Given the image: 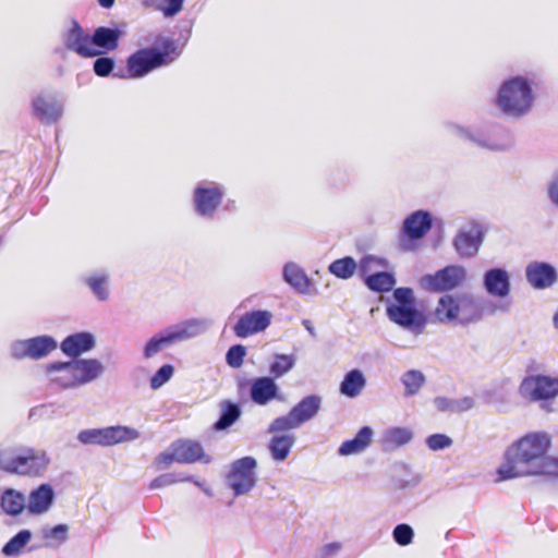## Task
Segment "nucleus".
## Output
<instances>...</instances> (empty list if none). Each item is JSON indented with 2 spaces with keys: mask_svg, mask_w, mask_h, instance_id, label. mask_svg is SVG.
Returning <instances> with one entry per match:
<instances>
[{
  "mask_svg": "<svg viewBox=\"0 0 558 558\" xmlns=\"http://www.w3.org/2000/svg\"><path fill=\"white\" fill-rule=\"evenodd\" d=\"M551 444L553 437L545 430L529 432L518 438L505 451L496 481L558 474V458L548 454Z\"/></svg>",
  "mask_w": 558,
  "mask_h": 558,
  "instance_id": "1",
  "label": "nucleus"
},
{
  "mask_svg": "<svg viewBox=\"0 0 558 558\" xmlns=\"http://www.w3.org/2000/svg\"><path fill=\"white\" fill-rule=\"evenodd\" d=\"M536 87L537 76L535 74L511 76L500 84L496 95V106L507 117L523 118L534 107Z\"/></svg>",
  "mask_w": 558,
  "mask_h": 558,
  "instance_id": "2",
  "label": "nucleus"
},
{
  "mask_svg": "<svg viewBox=\"0 0 558 558\" xmlns=\"http://www.w3.org/2000/svg\"><path fill=\"white\" fill-rule=\"evenodd\" d=\"M51 463L46 450L33 447L0 449V469L21 476H44Z\"/></svg>",
  "mask_w": 558,
  "mask_h": 558,
  "instance_id": "3",
  "label": "nucleus"
},
{
  "mask_svg": "<svg viewBox=\"0 0 558 558\" xmlns=\"http://www.w3.org/2000/svg\"><path fill=\"white\" fill-rule=\"evenodd\" d=\"M445 129L450 135L483 149L507 151L513 146L508 132L497 125H463L447 122Z\"/></svg>",
  "mask_w": 558,
  "mask_h": 558,
  "instance_id": "4",
  "label": "nucleus"
},
{
  "mask_svg": "<svg viewBox=\"0 0 558 558\" xmlns=\"http://www.w3.org/2000/svg\"><path fill=\"white\" fill-rule=\"evenodd\" d=\"M434 315L441 324L465 326L481 320L483 312L473 294L456 293L439 298Z\"/></svg>",
  "mask_w": 558,
  "mask_h": 558,
  "instance_id": "5",
  "label": "nucleus"
},
{
  "mask_svg": "<svg viewBox=\"0 0 558 558\" xmlns=\"http://www.w3.org/2000/svg\"><path fill=\"white\" fill-rule=\"evenodd\" d=\"M163 51L156 48H146L136 51L128 59V71L131 77H142L154 69L168 64L174 60L171 57L175 51V44L173 40L167 39L162 44Z\"/></svg>",
  "mask_w": 558,
  "mask_h": 558,
  "instance_id": "6",
  "label": "nucleus"
},
{
  "mask_svg": "<svg viewBox=\"0 0 558 558\" xmlns=\"http://www.w3.org/2000/svg\"><path fill=\"white\" fill-rule=\"evenodd\" d=\"M226 193L225 185L219 182L210 180L197 182L192 193L195 214L205 219L215 218Z\"/></svg>",
  "mask_w": 558,
  "mask_h": 558,
  "instance_id": "7",
  "label": "nucleus"
},
{
  "mask_svg": "<svg viewBox=\"0 0 558 558\" xmlns=\"http://www.w3.org/2000/svg\"><path fill=\"white\" fill-rule=\"evenodd\" d=\"M323 399L317 395L304 397L287 415L275 418L269 425V433L295 429L314 418L322 408Z\"/></svg>",
  "mask_w": 558,
  "mask_h": 558,
  "instance_id": "8",
  "label": "nucleus"
},
{
  "mask_svg": "<svg viewBox=\"0 0 558 558\" xmlns=\"http://www.w3.org/2000/svg\"><path fill=\"white\" fill-rule=\"evenodd\" d=\"M256 469V459L248 456L240 458L229 465L226 483L234 497L248 495L255 488L258 481Z\"/></svg>",
  "mask_w": 558,
  "mask_h": 558,
  "instance_id": "9",
  "label": "nucleus"
},
{
  "mask_svg": "<svg viewBox=\"0 0 558 558\" xmlns=\"http://www.w3.org/2000/svg\"><path fill=\"white\" fill-rule=\"evenodd\" d=\"M140 432L135 428L117 425L104 428L83 429L77 434V440L83 445H97L101 447L114 446L121 442L136 440Z\"/></svg>",
  "mask_w": 558,
  "mask_h": 558,
  "instance_id": "10",
  "label": "nucleus"
},
{
  "mask_svg": "<svg viewBox=\"0 0 558 558\" xmlns=\"http://www.w3.org/2000/svg\"><path fill=\"white\" fill-rule=\"evenodd\" d=\"M58 348L57 340L48 335L19 339L10 344V355L14 360L38 361Z\"/></svg>",
  "mask_w": 558,
  "mask_h": 558,
  "instance_id": "11",
  "label": "nucleus"
},
{
  "mask_svg": "<svg viewBox=\"0 0 558 558\" xmlns=\"http://www.w3.org/2000/svg\"><path fill=\"white\" fill-rule=\"evenodd\" d=\"M466 278V269L459 265L447 266L433 275L421 278L420 284L430 292H445L458 288Z\"/></svg>",
  "mask_w": 558,
  "mask_h": 558,
  "instance_id": "12",
  "label": "nucleus"
},
{
  "mask_svg": "<svg viewBox=\"0 0 558 558\" xmlns=\"http://www.w3.org/2000/svg\"><path fill=\"white\" fill-rule=\"evenodd\" d=\"M519 392L530 401L555 399L558 396V378L546 375L527 376L521 381Z\"/></svg>",
  "mask_w": 558,
  "mask_h": 558,
  "instance_id": "13",
  "label": "nucleus"
},
{
  "mask_svg": "<svg viewBox=\"0 0 558 558\" xmlns=\"http://www.w3.org/2000/svg\"><path fill=\"white\" fill-rule=\"evenodd\" d=\"M386 314L392 323L414 336L421 335L426 326L424 314L415 305H387Z\"/></svg>",
  "mask_w": 558,
  "mask_h": 558,
  "instance_id": "14",
  "label": "nucleus"
},
{
  "mask_svg": "<svg viewBox=\"0 0 558 558\" xmlns=\"http://www.w3.org/2000/svg\"><path fill=\"white\" fill-rule=\"evenodd\" d=\"M433 227V216L429 211L418 209L408 215L401 226V241H420Z\"/></svg>",
  "mask_w": 558,
  "mask_h": 558,
  "instance_id": "15",
  "label": "nucleus"
},
{
  "mask_svg": "<svg viewBox=\"0 0 558 558\" xmlns=\"http://www.w3.org/2000/svg\"><path fill=\"white\" fill-rule=\"evenodd\" d=\"M525 279L536 290L549 289L558 282V270L549 263L533 260L525 267Z\"/></svg>",
  "mask_w": 558,
  "mask_h": 558,
  "instance_id": "16",
  "label": "nucleus"
},
{
  "mask_svg": "<svg viewBox=\"0 0 558 558\" xmlns=\"http://www.w3.org/2000/svg\"><path fill=\"white\" fill-rule=\"evenodd\" d=\"M65 47L83 58H93L101 53L92 45V36L83 31L77 22L64 35Z\"/></svg>",
  "mask_w": 558,
  "mask_h": 558,
  "instance_id": "17",
  "label": "nucleus"
},
{
  "mask_svg": "<svg viewBox=\"0 0 558 558\" xmlns=\"http://www.w3.org/2000/svg\"><path fill=\"white\" fill-rule=\"evenodd\" d=\"M271 313L269 311H253L241 316L235 324L233 330L240 338H246L254 333L264 331L271 322Z\"/></svg>",
  "mask_w": 558,
  "mask_h": 558,
  "instance_id": "18",
  "label": "nucleus"
},
{
  "mask_svg": "<svg viewBox=\"0 0 558 558\" xmlns=\"http://www.w3.org/2000/svg\"><path fill=\"white\" fill-rule=\"evenodd\" d=\"M483 287L488 295L505 299L511 291L510 274L505 268H490L483 275Z\"/></svg>",
  "mask_w": 558,
  "mask_h": 558,
  "instance_id": "19",
  "label": "nucleus"
},
{
  "mask_svg": "<svg viewBox=\"0 0 558 558\" xmlns=\"http://www.w3.org/2000/svg\"><path fill=\"white\" fill-rule=\"evenodd\" d=\"M72 362L77 388L96 381L106 372L104 363L95 357L72 359Z\"/></svg>",
  "mask_w": 558,
  "mask_h": 558,
  "instance_id": "20",
  "label": "nucleus"
},
{
  "mask_svg": "<svg viewBox=\"0 0 558 558\" xmlns=\"http://www.w3.org/2000/svg\"><path fill=\"white\" fill-rule=\"evenodd\" d=\"M46 376L50 384L60 389H76L75 373L73 362H53L45 367Z\"/></svg>",
  "mask_w": 558,
  "mask_h": 558,
  "instance_id": "21",
  "label": "nucleus"
},
{
  "mask_svg": "<svg viewBox=\"0 0 558 558\" xmlns=\"http://www.w3.org/2000/svg\"><path fill=\"white\" fill-rule=\"evenodd\" d=\"M482 232L477 226L464 227L453 239V246L461 257H473L482 244Z\"/></svg>",
  "mask_w": 558,
  "mask_h": 558,
  "instance_id": "22",
  "label": "nucleus"
},
{
  "mask_svg": "<svg viewBox=\"0 0 558 558\" xmlns=\"http://www.w3.org/2000/svg\"><path fill=\"white\" fill-rule=\"evenodd\" d=\"M34 116L45 124L59 121L63 114V105L51 96L38 95L32 101Z\"/></svg>",
  "mask_w": 558,
  "mask_h": 558,
  "instance_id": "23",
  "label": "nucleus"
},
{
  "mask_svg": "<svg viewBox=\"0 0 558 558\" xmlns=\"http://www.w3.org/2000/svg\"><path fill=\"white\" fill-rule=\"evenodd\" d=\"M173 450L177 452L178 463H210V456L206 454L201 442L192 439H179L173 441Z\"/></svg>",
  "mask_w": 558,
  "mask_h": 558,
  "instance_id": "24",
  "label": "nucleus"
},
{
  "mask_svg": "<svg viewBox=\"0 0 558 558\" xmlns=\"http://www.w3.org/2000/svg\"><path fill=\"white\" fill-rule=\"evenodd\" d=\"M95 347V336L87 331L70 335L60 344L61 351L72 359H80L82 354L92 351Z\"/></svg>",
  "mask_w": 558,
  "mask_h": 558,
  "instance_id": "25",
  "label": "nucleus"
},
{
  "mask_svg": "<svg viewBox=\"0 0 558 558\" xmlns=\"http://www.w3.org/2000/svg\"><path fill=\"white\" fill-rule=\"evenodd\" d=\"M54 492L50 484H40L33 489L26 499V509L32 515L47 513L53 505Z\"/></svg>",
  "mask_w": 558,
  "mask_h": 558,
  "instance_id": "26",
  "label": "nucleus"
},
{
  "mask_svg": "<svg viewBox=\"0 0 558 558\" xmlns=\"http://www.w3.org/2000/svg\"><path fill=\"white\" fill-rule=\"evenodd\" d=\"M210 326V319L194 317L170 325V328L177 342L180 343L204 335Z\"/></svg>",
  "mask_w": 558,
  "mask_h": 558,
  "instance_id": "27",
  "label": "nucleus"
},
{
  "mask_svg": "<svg viewBox=\"0 0 558 558\" xmlns=\"http://www.w3.org/2000/svg\"><path fill=\"white\" fill-rule=\"evenodd\" d=\"M279 388L275 383V379L271 377H258L253 380L251 385V399L254 403L258 405H266L271 400L278 399L281 400V397L278 393Z\"/></svg>",
  "mask_w": 558,
  "mask_h": 558,
  "instance_id": "28",
  "label": "nucleus"
},
{
  "mask_svg": "<svg viewBox=\"0 0 558 558\" xmlns=\"http://www.w3.org/2000/svg\"><path fill=\"white\" fill-rule=\"evenodd\" d=\"M283 280L300 294H313L315 289L302 267L295 263H287L282 270Z\"/></svg>",
  "mask_w": 558,
  "mask_h": 558,
  "instance_id": "29",
  "label": "nucleus"
},
{
  "mask_svg": "<svg viewBox=\"0 0 558 558\" xmlns=\"http://www.w3.org/2000/svg\"><path fill=\"white\" fill-rule=\"evenodd\" d=\"M374 432L369 426L362 427L354 438L345 440L338 448V454L348 457L360 454L365 451L372 442Z\"/></svg>",
  "mask_w": 558,
  "mask_h": 558,
  "instance_id": "30",
  "label": "nucleus"
},
{
  "mask_svg": "<svg viewBox=\"0 0 558 558\" xmlns=\"http://www.w3.org/2000/svg\"><path fill=\"white\" fill-rule=\"evenodd\" d=\"M178 344L170 326L150 337L143 348V356L151 359L165 349Z\"/></svg>",
  "mask_w": 558,
  "mask_h": 558,
  "instance_id": "31",
  "label": "nucleus"
},
{
  "mask_svg": "<svg viewBox=\"0 0 558 558\" xmlns=\"http://www.w3.org/2000/svg\"><path fill=\"white\" fill-rule=\"evenodd\" d=\"M85 284L98 301H107L110 296V275L105 269L95 270L84 277Z\"/></svg>",
  "mask_w": 558,
  "mask_h": 558,
  "instance_id": "32",
  "label": "nucleus"
},
{
  "mask_svg": "<svg viewBox=\"0 0 558 558\" xmlns=\"http://www.w3.org/2000/svg\"><path fill=\"white\" fill-rule=\"evenodd\" d=\"M121 32L117 28L100 26L92 35V45L102 52L114 50L119 45Z\"/></svg>",
  "mask_w": 558,
  "mask_h": 558,
  "instance_id": "33",
  "label": "nucleus"
},
{
  "mask_svg": "<svg viewBox=\"0 0 558 558\" xmlns=\"http://www.w3.org/2000/svg\"><path fill=\"white\" fill-rule=\"evenodd\" d=\"M0 507L4 513L15 517L26 509V498L21 492L8 488L1 494Z\"/></svg>",
  "mask_w": 558,
  "mask_h": 558,
  "instance_id": "34",
  "label": "nucleus"
},
{
  "mask_svg": "<svg viewBox=\"0 0 558 558\" xmlns=\"http://www.w3.org/2000/svg\"><path fill=\"white\" fill-rule=\"evenodd\" d=\"M433 403L439 412L450 414L462 413L474 407V400L471 397L451 399L444 396H438L433 400Z\"/></svg>",
  "mask_w": 558,
  "mask_h": 558,
  "instance_id": "35",
  "label": "nucleus"
},
{
  "mask_svg": "<svg viewBox=\"0 0 558 558\" xmlns=\"http://www.w3.org/2000/svg\"><path fill=\"white\" fill-rule=\"evenodd\" d=\"M381 438L385 450H393L409 444L413 433L408 427H390L383 433Z\"/></svg>",
  "mask_w": 558,
  "mask_h": 558,
  "instance_id": "36",
  "label": "nucleus"
},
{
  "mask_svg": "<svg viewBox=\"0 0 558 558\" xmlns=\"http://www.w3.org/2000/svg\"><path fill=\"white\" fill-rule=\"evenodd\" d=\"M366 385V379L360 369L348 372L340 384V392L349 398L357 397Z\"/></svg>",
  "mask_w": 558,
  "mask_h": 558,
  "instance_id": "37",
  "label": "nucleus"
},
{
  "mask_svg": "<svg viewBox=\"0 0 558 558\" xmlns=\"http://www.w3.org/2000/svg\"><path fill=\"white\" fill-rule=\"evenodd\" d=\"M294 442L295 436L292 434L274 436L268 446L271 458L276 461H284L294 446Z\"/></svg>",
  "mask_w": 558,
  "mask_h": 558,
  "instance_id": "38",
  "label": "nucleus"
},
{
  "mask_svg": "<svg viewBox=\"0 0 558 558\" xmlns=\"http://www.w3.org/2000/svg\"><path fill=\"white\" fill-rule=\"evenodd\" d=\"M32 537L33 533L29 530H21L2 547L1 553L7 557L20 556Z\"/></svg>",
  "mask_w": 558,
  "mask_h": 558,
  "instance_id": "39",
  "label": "nucleus"
},
{
  "mask_svg": "<svg viewBox=\"0 0 558 558\" xmlns=\"http://www.w3.org/2000/svg\"><path fill=\"white\" fill-rule=\"evenodd\" d=\"M400 380L404 386V396L411 397L418 393L426 383V377L418 369H410L402 374Z\"/></svg>",
  "mask_w": 558,
  "mask_h": 558,
  "instance_id": "40",
  "label": "nucleus"
},
{
  "mask_svg": "<svg viewBox=\"0 0 558 558\" xmlns=\"http://www.w3.org/2000/svg\"><path fill=\"white\" fill-rule=\"evenodd\" d=\"M357 264L354 258L350 256L336 259L328 267L330 274L344 280L351 278L355 274Z\"/></svg>",
  "mask_w": 558,
  "mask_h": 558,
  "instance_id": "41",
  "label": "nucleus"
},
{
  "mask_svg": "<svg viewBox=\"0 0 558 558\" xmlns=\"http://www.w3.org/2000/svg\"><path fill=\"white\" fill-rule=\"evenodd\" d=\"M366 286L376 292H386L392 289L396 284L395 277L386 271H378L372 275H368L365 278Z\"/></svg>",
  "mask_w": 558,
  "mask_h": 558,
  "instance_id": "42",
  "label": "nucleus"
},
{
  "mask_svg": "<svg viewBox=\"0 0 558 558\" xmlns=\"http://www.w3.org/2000/svg\"><path fill=\"white\" fill-rule=\"evenodd\" d=\"M240 414L241 411L236 404L231 403L229 401L223 402L221 404L220 417L215 423V429L223 430L230 427L240 417Z\"/></svg>",
  "mask_w": 558,
  "mask_h": 558,
  "instance_id": "43",
  "label": "nucleus"
},
{
  "mask_svg": "<svg viewBox=\"0 0 558 558\" xmlns=\"http://www.w3.org/2000/svg\"><path fill=\"white\" fill-rule=\"evenodd\" d=\"M41 533L45 539L50 541L47 543L48 547H59L69 539V525L58 524L51 529H44Z\"/></svg>",
  "mask_w": 558,
  "mask_h": 558,
  "instance_id": "44",
  "label": "nucleus"
},
{
  "mask_svg": "<svg viewBox=\"0 0 558 558\" xmlns=\"http://www.w3.org/2000/svg\"><path fill=\"white\" fill-rule=\"evenodd\" d=\"M295 365V357L291 354H276L269 372L276 378L282 377Z\"/></svg>",
  "mask_w": 558,
  "mask_h": 558,
  "instance_id": "45",
  "label": "nucleus"
},
{
  "mask_svg": "<svg viewBox=\"0 0 558 558\" xmlns=\"http://www.w3.org/2000/svg\"><path fill=\"white\" fill-rule=\"evenodd\" d=\"M185 481H193V476L184 475L181 473H165V474H161V475L157 476L156 478H154L149 484V488L150 489L163 488V487H167V486H170V485H173L177 483L185 482Z\"/></svg>",
  "mask_w": 558,
  "mask_h": 558,
  "instance_id": "46",
  "label": "nucleus"
},
{
  "mask_svg": "<svg viewBox=\"0 0 558 558\" xmlns=\"http://www.w3.org/2000/svg\"><path fill=\"white\" fill-rule=\"evenodd\" d=\"M392 536L398 545L408 546L413 541L414 531L409 524L401 523L395 526Z\"/></svg>",
  "mask_w": 558,
  "mask_h": 558,
  "instance_id": "47",
  "label": "nucleus"
},
{
  "mask_svg": "<svg viewBox=\"0 0 558 558\" xmlns=\"http://www.w3.org/2000/svg\"><path fill=\"white\" fill-rule=\"evenodd\" d=\"M174 372V368L170 364L162 365L150 378V387L158 389L170 380Z\"/></svg>",
  "mask_w": 558,
  "mask_h": 558,
  "instance_id": "48",
  "label": "nucleus"
},
{
  "mask_svg": "<svg viewBox=\"0 0 558 558\" xmlns=\"http://www.w3.org/2000/svg\"><path fill=\"white\" fill-rule=\"evenodd\" d=\"M395 303H390L389 305H415V298L413 290L410 288H397L393 291Z\"/></svg>",
  "mask_w": 558,
  "mask_h": 558,
  "instance_id": "49",
  "label": "nucleus"
},
{
  "mask_svg": "<svg viewBox=\"0 0 558 558\" xmlns=\"http://www.w3.org/2000/svg\"><path fill=\"white\" fill-rule=\"evenodd\" d=\"M245 353V348L243 345H232L226 354V361L228 365L234 368L240 367L243 364Z\"/></svg>",
  "mask_w": 558,
  "mask_h": 558,
  "instance_id": "50",
  "label": "nucleus"
},
{
  "mask_svg": "<svg viewBox=\"0 0 558 558\" xmlns=\"http://www.w3.org/2000/svg\"><path fill=\"white\" fill-rule=\"evenodd\" d=\"M114 68V61L109 57H99L94 61L93 70L97 76H108Z\"/></svg>",
  "mask_w": 558,
  "mask_h": 558,
  "instance_id": "51",
  "label": "nucleus"
},
{
  "mask_svg": "<svg viewBox=\"0 0 558 558\" xmlns=\"http://www.w3.org/2000/svg\"><path fill=\"white\" fill-rule=\"evenodd\" d=\"M173 462H177V452L173 450V444H171L167 450L159 453L154 461L158 470H165Z\"/></svg>",
  "mask_w": 558,
  "mask_h": 558,
  "instance_id": "52",
  "label": "nucleus"
},
{
  "mask_svg": "<svg viewBox=\"0 0 558 558\" xmlns=\"http://www.w3.org/2000/svg\"><path fill=\"white\" fill-rule=\"evenodd\" d=\"M427 447L433 451L446 449L452 445V439L444 434H434L426 438Z\"/></svg>",
  "mask_w": 558,
  "mask_h": 558,
  "instance_id": "53",
  "label": "nucleus"
},
{
  "mask_svg": "<svg viewBox=\"0 0 558 558\" xmlns=\"http://www.w3.org/2000/svg\"><path fill=\"white\" fill-rule=\"evenodd\" d=\"M384 263L380 258H377L375 256H365L361 259L359 264V270L362 276L367 277L368 272H371L376 267H383Z\"/></svg>",
  "mask_w": 558,
  "mask_h": 558,
  "instance_id": "54",
  "label": "nucleus"
},
{
  "mask_svg": "<svg viewBox=\"0 0 558 558\" xmlns=\"http://www.w3.org/2000/svg\"><path fill=\"white\" fill-rule=\"evenodd\" d=\"M184 0H165L159 10L166 17L177 15L183 8Z\"/></svg>",
  "mask_w": 558,
  "mask_h": 558,
  "instance_id": "55",
  "label": "nucleus"
},
{
  "mask_svg": "<svg viewBox=\"0 0 558 558\" xmlns=\"http://www.w3.org/2000/svg\"><path fill=\"white\" fill-rule=\"evenodd\" d=\"M342 549L340 542H332L324 545L317 553V558H333Z\"/></svg>",
  "mask_w": 558,
  "mask_h": 558,
  "instance_id": "56",
  "label": "nucleus"
},
{
  "mask_svg": "<svg viewBox=\"0 0 558 558\" xmlns=\"http://www.w3.org/2000/svg\"><path fill=\"white\" fill-rule=\"evenodd\" d=\"M547 197L550 204L558 208V172L547 183Z\"/></svg>",
  "mask_w": 558,
  "mask_h": 558,
  "instance_id": "57",
  "label": "nucleus"
},
{
  "mask_svg": "<svg viewBox=\"0 0 558 558\" xmlns=\"http://www.w3.org/2000/svg\"><path fill=\"white\" fill-rule=\"evenodd\" d=\"M510 302H501L500 304L496 305L492 312L494 313L496 311H499L502 313H507L510 311Z\"/></svg>",
  "mask_w": 558,
  "mask_h": 558,
  "instance_id": "58",
  "label": "nucleus"
},
{
  "mask_svg": "<svg viewBox=\"0 0 558 558\" xmlns=\"http://www.w3.org/2000/svg\"><path fill=\"white\" fill-rule=\"evenodd\" d=\"M420 481H421V477L415 475L409 482L401 484L400 487L401 488L414 487L420 483Z\"/></svg>",
  "mask_w": 558,
  "mask_h": 558,
  "instance_id": "59",
  "label": "nucleus"
},
{
  "mask_svg": "<svg viewBox=\"0 0 558 558\" xmlns=\"http://www.w3.org/2000/svg\"><path fill=\"white\" fill-rule=\"evenodd\" d=\"M303 326L311 333V336H313V337L316 336L315 328L313 327V325L310 320H307V319L303 320Z\"/></svg>",
  "mask_w": 558,
  "mask_h": 558,
  "instance_id": "60",
  "label": "nucleus"
},
{
  "mask_svg": "<svg viewBox=\"0 0 558 558\" xmlns=\"http://www.w3.org/2000/svg\"><path fill=\"white\" fill-rule=\"evenodd\" d=\"M98 2L102 8L109 9L113 5L114 0H98Z\"/></svg>",
  "mask_w": 558,
  "mask_h": 558,
  "instance_id": "61",
  "label": "nucleus"
},
{
  "mask_svg": "<svg viewBox=\"0 0 558 558\" xmlns=\"http://www.w3.org/2000/svg\"><path fill=\"white\" fill-rule=\"evenodd\" d=\"M196 486H198L201 489H203V487H205L204 483L199 482L198 480H196L194 476H193V481H192Z\"/></svg>",
  "mask_w": 558,
  "mask_h": 558,
  "instance_id": "62",
  "label": "nucleus"
},
{
  "mask_svg": "<svg viewBox=\"0 0 558 558\" xmlns=\"http://www.w3.org/2000/svg\"><path fill=\"white\" fill-rule=\"evenodd\" d=\"M202 490H203L206 495H208V496H211V495H213L211 489H210L209 487H207V486L203 487V489H202Z\"/></svg>",
  "mask_w": 558,
  "mask_h": 558,
  "instance_id": "63",
  "label": "nucleus"
},
{
  "mask_svg": "<svg viewBox=\"0 0 558 558\" xmlns=\"http://www.w3.org/2000/svg\"><path fill=\"white\" fill-rule=\"evenodd\" d=\"M3 236H0V246L3 244Z\"/></svg>",
  "mask_w": 558,
  "mask_h": 558,
  "instance_id": "64",
  "label": "nucleus"
}]
</instances>
